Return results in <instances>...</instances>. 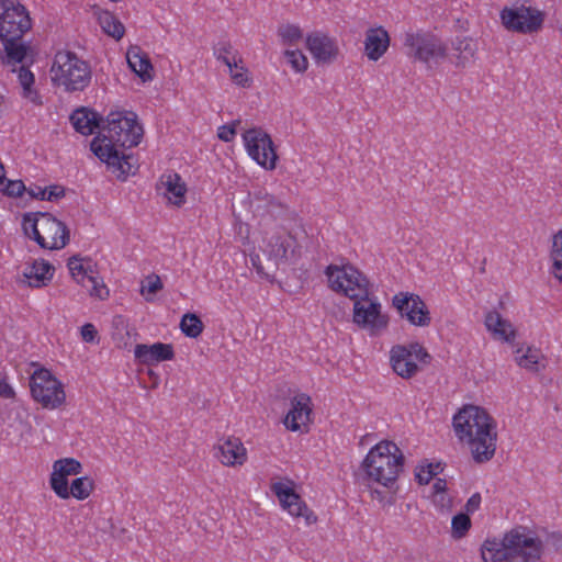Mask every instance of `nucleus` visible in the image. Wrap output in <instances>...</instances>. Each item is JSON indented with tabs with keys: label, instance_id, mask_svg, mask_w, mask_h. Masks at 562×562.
<instances>
[{
	"label": "nucleus",
	"instance_id": "1",
	"mask_svg": "<svg viewBox=\"0 0 562 562\" xmlns=\"http://www.w3.org/2000/svg\"><path fill=\"white\" fill-rule=\"evenodd\" d=\"M325 274L329 288L353 301L352 322L370 336H378L389 325V316L382 313V305L376 297L371 299L370 281L355 266L347 263L341 267L329 265Z\"/></svg>",
	"mask_w": 562,
	"mask_h": 562
},
{
	"label": "nucleus",
	"instance_id": "2",
	"mask_svg": "<svg viewBox=\"0 0 562 562\" xmlns=\"http://www.w3.org/2000/svg\"><path fill=\"white\" fill-rule=\"evenodd\" d=\"M456 436L465 441L476 463L490 461L496 450L497 432L493 417L482 407L464 405L452 419Z\"/></svg>",
	"mask_w": 562,
	"mask_h": 562
},
{
	"label": "nucleus",
	"instance_id": "3",
	"mask_svg": "<svg viewBox=\"0 0 562 562\" xmlns=\"http://www.w3.org/2000/svg\"><path fill=\"white\" fill-rule=\"evenodd\" d=\"M542 554V542L525 527H516L503 539L487 538L481 546L484 562H536Z\"/></svg>",
	"mask_w": 562,
	"mask_h": 562
},
{
	"label": "nucleus",
	"instance_id": "4",
	"mask_svg": "<svg viewBox=\"0 0 562 562\" xmlns=\"http://www.w3.org/2000/svg\"><path fill=\"white\" fill-rule=\"evenodd\" d=\"M300 248L296 238L281 228L263 240L261 250L266 263H262L259 255H251L250 260L259 276L272 281L280 265L294 263L300 258Z\"/></svg>",
	"mask_w": 562,
	"mask_h": 562
},
{
	"label": "nucleus",
	"instance_id": "5",
	"mask_svg": "<svg viewBox=\"0 0 562 562\" xmlns=\"http://www.w3.org/2000/svg\"><path fill=\"white\" fill-rule=\"evenodd\" d=\"M404 467V456L392 441H381L370 449L361 468L368 479L390 487L393 485Z\"/></svg>",
	"mask_w": 562,
	"mask_h": 562
},
{
	"label": "nucleus",
	"instance_id": "6",
	"mask_svg": "<svg viewBox=\"0 0 562 562\" xmlns=\"http://www.w3.org/2000/svg\"><path fill=\"white\" fill-rule=\"evenodd\" d=\"M106 126L102 127L99 137L101 148H132L140 143L143 127L134 112L112 111L105 117Z\"/></svg>",
	"mask_w": 562,
	"mask_h": 562
},
{
	"label": "nucleus",
	"instance_id": "7",
	"mask_svg": "<svg viewBox=\"0 0 562 562\" xmlns=\"http://www.w3.org/2000/svg\"><path fill=\"white\" fill-rule=\"evenodd\" d=\"M50 74L54 86L61 87L68 93L83 91L92 79L90 64L70 50L57 52Z\"/></svg>",
	"mask_w": 562,
	"mask_h": 562
},
{
	"label": "nucleus",
	"instance_id": "8",
	"mask_svg": "<svg viewBox=\"0 0 562 562\" xmlns=\"http://www.w3.org/2000/svg\"><path fill=\"white\" fill-rule=\"evenodd\" d=\"M30 387L32 397L44 408H57L66 401L63 383L45 368L38 369L32 374Z\"/></svg>",
	"mask_w": 562,
	"mask_h": 562
},
{
	"label": "nucleus",
	"instance_id": "9",
	"mask_svg": "<svg viewBox=\"0 0 562 562\" xmlns=\"http://www.w3.org/2000/svg\"><path fill=\"white\" fill-rule=\"evenodd\" d=\"M404 46L407 49V56L425 64L438 63L447 56L445 44L429 32H406Z\"/></svg>",
	"mask_w": 562,
	"mask_h": 562
},
{
	"label": "nucleus",
	"instance_id": "10",
	"mask_svg": "<svg viewBox=\"0 0 562 562\" xmlns=\"http://www.w3.org/2000/svg\"><path fill=\"white\" fill-rule=\"evenodd\" d=\"M499 18L506 30L521 34L538 32L544 20V15L541 11L526 7L518 1L512 7H505L501 11Z\"/></svg>",
	"mask_w": 562,
	"mask_h": 562
},
{
	"label": "nucleus",
	"instance_id": "11",
	"mask_svg": "<svg viewBox=\"0 0 562 562\" xmlns=\"http://www.w3.org/2000/svg\"><path fill=\"white\" fill-rule=\"evenodd\" d=\"M32 27L27 10L18 0L0 1V37L24 35Z\"/></svg>",
	"mask_w": 562,
	"mask_h": 562
},
{
	"label": "nucleus",
	"instance_id": "12",
	"mask_svg": "<svg viewBox=\"0 0 562 562\" xmlns=\"http://www.w3.org/2000/svg\"><path fill=\"white\" fill-rule=\"evenodd\" d=\"M248 155L260 166L272 170L278 155L269 134L261 128H250L243 134Z\"/></svg>",
	"mask_w": 562,
	"mask_h": 562
},
{
	"label": "nucleus",
	"instance_id": "13",
	"mask_svg": "<svg viewBox=\"0 0 562 562\" xmlns=\"http://www.w3.org/2000/svg\"><path fill=\"white\" fill-rule=\"evenodd\" d=\"M392 306L413 326L427 327L431 323L430 312L418 294L398 292L392 297Z\"/></svg>",
	"mask_w": 562,
	"mask_h": 562
},
{
	"label": "nucleus",
	"instance_id": "14",
	"mask_svg": "<svg viewBox=\"0 0 562 562\" xmlns=\"http://www.w3.org/2000/svg\"><path fill=\"white\" fill-rule=\"evenodd\" d=\"M99 137H94L91 140V151L109 167L113 168L114 171H119L117 178L125 180L128 175H134L137 170L136 159L133 154H124L117 148H101L99 144Z\"/></svg>",
	"mask_w": 562,
	"mask_h": 562
},
{
	"label": "nucleus",
	"instance_id": "15",
	"mask_svg": "<svg viewBox=\"0 0 562 562\" xmlns=\"http://www.w3.org/2000/svg\"><path fill=\"white\" fill-rule=\"evenodd\" d=\"M272 492L277 495L283 508L294 517H303L307 525L314 524L317 517L295 491L282 482L273 483Z\"/></svg>",
	"mask_w": 562,
	"mask_h": 562
},
{
	"label": "nucleus",
	"instance_id": "16",
	"mask_svg": "<svg viewBox=\"0 0 562 562\" xmlns=\"http://www.w3.org/2000/svg\"><path fill=\"white\" fill-rule=\"evenodd\" d=\"M67 266L71 276L78 283L88 289L91 296L104 300L109 295L106 286L92 274L93 270L90 266L86 267L81 263V258L78 256L70 257Z\"/></svg>",
	"mask_w": 562,
	"mask_h": 562
},
{
	"label": "nucleus",
	"instance_id": "17",
	"mask_svg": "<svg viewBox=\"0 0 562 562\" xmlns=\"http://www.w3.org/2000/svg\"><path fill=\"white\" fill-rule=\"evenodd\" d=\"M41 215L40 227L52 244L46 249L58 250L64 248L70 240L69 229L66 224L48 212H37Z\"/></svg>",
	"mask_w": 562,
	"mask_h": 562
},
{
	"label": "nucleus",
	"instance_id": "18",
	"mask_svg": "<svg viewBox=\"0 0 562 562\" xmlns=\"http://www.w3.org/2000/svg\"><path fill=\"white\" fill-rule=\"evenodd\" d=\"M214 456L227 467L241 465L247 459V451L241 440L229 436L218 440L214 446Z\"/></svg>",
	"mask_w": 562,
	"mask_h": 562
},
{
	"label": "nucleus",
	"instance_id": "19",
	"mask_svg": "<svg viewBox=\"0 0 562 562\" xmlns=\"http://www.w3.org/2000/svg\"><path fill=\"white\" fill-rule=\"evenodd\" d=\"M306 47L317 64H330L338 55L335 41L322 33L307 35Z\"/></svg>",
	"mask_w": 562,
	"mask_h": 562
},
{
	"label": "nucleus",
	"instance_id": "20",
	"mask_svg": "<svg viewBox=\"0 0 562 562\" xmlns=\"http://www.w3.org/2000/svg\"><path fill=\"white\" fill-rule=\"evenodd\" d=\"M134 356L139 363L149 367L162 361L172 360L175 358V350L171 344H138L135 346Z\"/></svg>",
	"mask_w": 562,
	"mask_h": 562
},
{
	"label": "nucleus",
	"instance_id": "21",
	"mask_svg": "<svg viewBox=\"0 0 562 562\" xmlns=\"http://www.w3.org/2000/svg\"><path fill=\"white\" fill-rule=\"evenodd\" d=\"M156 189L158 193L177 206H181L186 202L187 186L177 172L164 173L157 182Z\"/></svg>",
	"mask_w": 562,
	"mask_h": 562
},
{
	"label": "nucleus",
	"instance_id": "22",
	"mask_svg": "<svg viewBox=\"0 0 562 562\" xmlns=\"http://www.w3.org/2000/svg\"><path fill=\"white\" fill-rule=\"evenodd\" d=\"M311 397L301 393L291 401V409L284 418V425L291 431L301 429V425H306L312 415Z\"/></svg>",
	"mask_w": 562,
	"mask_h": 562
},
{
	"label": "nucleus",
	"instance_id": "23",
	"mask_svg": "<svg viewBox=\"0 0 562 562\" xmlns=\"http://www.w3.org/2000/svg\"><path fill=\"white\" fill-rule=\"evenodd\" d=\"M390 35L383 26L370 27L366 32L364 53L369 60H379L390 46Z\"/></svg>",
	"mask_w": 562,
	"mask_h": 562
},
{
	"label": "nucleus",
	"instance_id": "24",
	"mask_svg": "<svg viewBox=\"0 0 562 562\" xmlns=\"http://www.w3.org/2000/svg\"><path fill=\"white\" fill-rule=\"evenodd\" d=\"M405 345L393 346L390 351V361L394 372L403 379L414 376L418 371V364L413 360Z\"/></svg>",
	"mask_w": 562,
	"mask_h": 562
},
{
	"label": "nucleus",
	"instance_id": "25",
	"mask_svg": "<svg viewBox=\"0 0 562 562\" xmlns=\"http://www.w3.org/2000/svg\"><path fill=\"white\" fill-rule=\"evenodd\" d=\"M126 59L130 68L142 81H150L154 78V67L148 55L138 46H133L127 50Z\"/></svg>",
	"mask_w": 562,
	"mask_h": 562
},
{
	"label": "nucleus",
	"instance_id": "26",
	"mask_svg": "<svg viewBox=\"0 0 562 562\" xmlns=\"http://www.w3.org/2000/svg\"><path fill=\"white\" fill-rule=\"evenodd\" d=\"M22 37L23 35L0 37L5 53V56L1 57L3 64L15 65L25 59L29 45L22 42Z\"/></svg>",
	"mask_w": 562,
	"mask_h": 562
},
{
	"label": "nucleus",
	"instance_id": "27",
	"mask_svg": "<svg viewBox=\"0 0 562 562\" xmlns=\"http://www.w3.org/2000/svg\"><path fill=\"white\" fill-rule=\"evenodd\" d=\"M484 324L487 330L493 331L499 336L506 342L513 344L516 337V330L509 321L503 318V316L496 311H490L486 316Z\"/></svg>",
	"mask_w": 562,
	"mask_h": 562
},
{
	"label": "nucleus",
	"instance_id": "28",
	"mask_svg": "<svg viewBox=\"0 0 562 562\" xmlns=\"http://www.w3.org/2000/svg\"><path fill=\"white\" fill-rule=\"evenodd\" d=\"M54 270L53 265L41 259L35 260L32 266L27 267L23 276L29 280L31 286L41 288L52 279Z\"/></svg>",
	"mask_w": 562,
	"mask_h": 562
},
{
	"label": "nucleus",
	"instance_id": "29",
	"mask_svg": "<svg viewBox=\"0 0 562 562\" xmlns=\"http://www.w3.org/2000/svg\"><path fill=\"white\" fill-rule=\"evenodd\" d=\"M452 49L457 58V67H465L474 60L477 52V44L474 40L467 36H457L452 41Z\"/></svg>",
	"mask_w": 562,
	"mask_h": 562
},
{
	"label": "nucleus",
	"instance_id": "30",
	"mask_svg": "<svg viewBox=\"0 0 562 562\" xmlns=\"http://www.w3.org/2000/svg\"><path fill=\"white\" fill-rule=\"evenodd\" d=\"M94 15L98 18V22L102 31L112 36L115 40H121L124 35L125 27L121 21L111 12L94 8Z\"/></svg>",
	"mask_w": 562,
	"mask_h": 562
},
{
	"label": "nucleus",
	"instance_id": "31",
	"mask_svg": "<svg viewBox=\"0 0 562 562\" xmlns=\"http://www.w3.org/2000/svg\"><path fill=\"white\" fill-rule=\"evenodd\" d=\"M41 222V215L35 213H26L23 215L22 228L24 234L36 241V244L45 249L48 247L45 236L40 232L38 225Z\"/></svg>",
	"mask_w": 562,
	"mask_h": 562
},
{
	"label": "nucleus",
	"instance_id": "32",
	"mask_svg": "<svg viewBox=\"0 0 562 562\" xmlns=\"http://www.w3.org/2000/svg\"><path fill=\"white\" fill-rule=\"evenodd\" d=\"M18 79L23 88V97L29 99L35 105H42L43 101L38 92L32 88L34 85L35 78L33 72L25 66H21L18 69Z\"/></svg>",
	"mask_w": 562,
	"mask_h": 562
},
{
	"label": "nucleus",
	"instance_id": "33",
	"mask_svg": "<svg viewBox=\"0 0 562 562\" xmlns=\"http://www.w3.org/2000/svg\"><path fill=\"white\" fill-rule=\"evenodd\" d=\"M203 328V322L194 313H186L180 321V329L189 338H198Z\"/></svg>",
	"mask_w": 562,
	"mask_h": 562
},
{
	"label": "nucleus",
	"instance_id": "34",
	"mask_svg": "<svg viewBox=\"0 0 562 562\" xmlns=\"http://www.w3.org/2000/svg\"><path fill=\"white\" fill-rule=\"evenodd\" d=\"M94 487V482L89 476H80L72 481L70 485V496H74L77 499H86L91 494Z\"/></svg>",
	"mask_w": 562,
	"mask_h": 562
},
{
	"label": "nucleus",
	"instance_id": "35",
	"mask_svg": "<svg viewBox=\"0 0 562 562\" xmlns=\"http://www.w3.org/2000/svg\"><path fill=\"white\" fill-rule=\"evenodd\" d=\"M215 57L225 64L228 68L237 67L236 55L233 54V46L227 41H221L214 46Z\"/></svg>",
	"mask_w": 562,
	"mask_h": 562
},
{
	"label": "nucleus",
	"instance_id": "36",
	"mask_svg": "<svg viewBox=\"0 0 562 562\" xmlns=\"http://www.w3.org/2000/svg\"><path fill=\"white\" fill-rule=\"evenodd\" d=\"M539 359L540 350L531 347H528L524 355L516 358L519 367L532 372H539Z\"/></svg>",
	"mask_w": 562,
	"mask_h": 562
},
{
	"label": "nucleus",
	"instance_id": "37",
	"mask_svg": "<svg viewBox=\"0 0 562 562\" xmlns=\"http://www.w3.org/2000/svg\"><path fill=\"white\" fill-rule=\"evenodd\" d=\"M53 470L63 474L64 476L77 475L81 472V463L74 458L59 459L54 462Z\"/></svg>",
	"mask_w": 562,
	"mask_h": 562
},
{
	"label": "nucleus",
	"instance_id": "38",
	"mask_svg": "<svg viewBox=\"0 0 562 562\" xmlns=\"http://www.w3.org/2000/svg\"><path fill=\"white\" fill-rule=\"evenodd\" d=\"M50 487L56 493V495L63 499H67L70 497L69 493V485L67 476H64L63 474L56 472L53 470V473L50 474Z\"/></svg>",
	"mask_w": 562,
	"mask_h": 562
},
{
	"label": "nucleus",
	"instance_id": "39",
	"mask_svg": "<svg viewBox=\"0 0 562 562\" xmlns=\"http://www.w3.org/2000/svg\"><path fill=\"white\" fill-rule=\"evenodd\" d=\"M70 121L76 130V132L82 135H90L91 130H89V120L87 114V108L82 106L72 112L70 115Z\"/></svg>",
	"mask_w": 562,
	"mask_h": 562
},
{
	"label": "nucleus",
	"instance_id": "40",
	"mask_svg": "<svg viewBox=\"0 0 562 562\" xmlns=\"http://www.w3.org/2000/svg\"><path fill=\"white\" fill-rule=\"evenodd\" d=\"M452 532L457 538L465 536L471 528V519L467 513H459L452 517Z\"/></svg>",
	"mask_w": 562,
	"mask_h": 562
},
{
	"label": "nucleus",
	"instance_id": "41",
	"mask_svg": "<svg viewBox=\"0 0 562 562\" xmlns=\"http://www.w3.org/2000/svg\"><path fill=\"white\" fill-rule=\"evenodd\" d=\"M278 33L281 36L283 44L288 45L295 44L303 36L301 29L294 24H285L280 26Z\"/></svg>",
	"mask_w": 562,
	"mask_h": 562
},
{
	"label": "nucleus",
	"instance_id": "42",
	"mask_svg": "<svg viewBox=\"0 0 562 562\" xmlns=\"http://www.w3.org/2000/svg\"><path fill=\"white\" fill-rule=\"evenodd\" d=\"M550 256L553 260V272L562 270V229L552 237V248Z\"/></svg>",
	"mask_w": 562,
	"mask_h": 562
},
{
	"label": "nucleus",
	"instance_id": "43",
	"mask_svg": "<svg viewBox=\"0 0 562 562\" xmlns=\"http://www.w3.org/2000/svg\"><path fill=\"white\" fill-rule=\"evenodd\" d=\"M285 56L295 71L303 72L307 69V58L301 50H285Z\"/></svg>",
	"mask_w": 562,
	"mask_h": 562
},
{
	"label": "nucleus",
	"instance_id": "44",
	"mask_svg": "<svg viewBox=\"0 0 562 562\" xmlns=\"http://www.w3.org/2000/svg\"><path fill=\"white\" fill-rule=\"evenodd\" d=\"M406 349H409L411 357L415 362L418 361L423 364L431 362L432 357L419 342H411L406 346Z\"/></svg>",
	"mask_w": 562,
	"mask_h": 562
},
{
	"label": "nucleus",
	"instance_id": "45",
	"mask_svg": "<svg viewBox=\"0 0 562 562\" xmlns=\"http://www.w3.org/2000/svg\"><path fill=\"white\" fill-rule=\"evenodd\" d=\"M228 69H229L231 78L234 83H236L237 86H240L243 88L250 87L252 80L249 77L248 70L245 67H243V66L239 67L237 65V67H232Z\"/></svg>",
	"mask_w": 562,
	"mask_h": 562
},
{
	"label": "nucleus",
	"instance_id": "46",
	"mask_svg": "<svg viewBox=\"0 0 562 562\" xmlns=\"http://www.w3.org/2000/svg\"><path fill=\"white\" fill-rule=\"evenodd\" d=\"M146 284L145 285H142V290H140V293L143 295H146L147 294H156L159 290L162 289V282L159 278V276L153 273L150 276L147 277L146 279ZM146 301H151V297L149 296H145Z\"/></svg>",
	"mask_w": 562,
	"mask_h": 562
},
{
	"label": "nucleus",
	"instance_id": "47",
	"mask_svg": "<svg viewBox=\"0 0 562 562\" xmlns=\"http://www.w3.org/2000/svg\"><path fill=\"white\" fill-rule=\"evenodd\" d=\"M27 191L22 180H8L5 187L2 189L3 194L10 198H18Z\"/></svg>",
	"mask_w": 562,
	"mask_h": 562
},
{
	"label": "nucleus",
	"instance_id": "48",
	"mask_svg": "<svg viewBox=\"0 0 562 562\" xmlns=\"http://www.w3.org/2000/svg\"><path fill=\"white\" fill-rule=\"evenodd\" d=\"M436 475V470H426L424 464H419L415 469V477L420 485L428 484L431 481V479Z\"/></svg>",
	"mask_w": 562,
	"mask_h": 562
},
{
	"label": "nucleus",
	"instance_id": "49",
	"mask_svg": "<svg viewBox=\"0 0 562 562\" xmlns=\"http://www.w3.org/2000/svg\"><path fill=\"white\" fill-rule=\"evenodd\" d=\"M239 123V121H235L231 124L220 126L217 132L218 138L223 142H231L236 135V126Z\"/></svg>",
	"mask_w": 562,
	"mask_h": 562
},
{
	"label": "nucleus",
	"instance_id": "50",
	"mask_svg": "<svg viewBox=\"0 0 562 562\" xmlns=\"http://www.w3.org/2000/svg\"><path fill=\"white\" fill-rule=\"evenodd\" d=\"M87 114L89 120L88 128L91 130V134L93 133L94 128H100L102 131V127L106 126L105 119L94 110L87 108Z\"/></svg>",
	"mask_w": 562,
	"mask_h": 562
},
{
	"label": "nucleus",
	"instance_id": "51",
	"mask_svg": "<svg viewBox=\"0 0 562 562\" xmlns=\"http://www.w3.org/2000/svg\"><path fill=\"white\" fill-rule=\"evenodd\" d=\"M80 334L83 341L94 342L98 336V330L95 329L94 325L87 323L81 326Z\"/></svg>",
	"mask_w": 562,
	"mask_h": 562
},
{
	"label": "nucleus",
	"instance_id": "52",
	"mask_svg": "<svg viewBox=\"0 0 562 562\" xmlns=\"http://www.w3.org/2000/svg\"><path fill=\"white\" fill-rule=\"evenodd\" d=\"M47 189L46 201H56L65 196V188L58 184L50 186Z\"/></svg>",
	"mask_w": 562,
	"mask_h": 562
},
{
	"label": "nucleus",
	"instance_id": "53",
	"mask_svg": "<svg viewBox=\"0 0 562 562\" xmlns=\"http://www.w3.org/2000/svg\"><path fill=\"white\" fill-rule=\"evenodd\" d=\"M481 501L482 497L480 493L476 492L472 494L465 504L467 514L474 513L475 510H477L480 508Z\"/></svg>",
	"mask_w": 562,
	"mask_h": 562
},
{
	"label": "nucleus",
	"instance_id": "54",
	"mask_svg": "<svg viewBox=\"0 0 562 562\" xmlns=\"http://www.w3.org/2000/svg\"><path fill=\"white\" fill-rule=\"evenodd\" d=\"M255 199L257 201H262L263 204L269 207V211L276 206H279L280 204L276 202V199L273 195L268 193L258 192L255 194Z\"/></svg>",
	"mask_w": 562,
	"mask_h": 562
},
{
	"label": "nucleus",
	"instance_id": "55",
	"mask_svg": "<svg viewBox=\"0 0 562 562\" xmlns=\"http://www.w3.org/2000/svg\"><path fill=\"white\" fill-rule=\"evenodd\" d=\"M0 397L14 398L15 392L13 387L3 379L0 380Z\"/></svg>",
	"mask_w": 562,
	"mask_h": 562
},
{
	"label": "nucleus",
	"instance_id": "56",
	"mask_svg": "<svg viewBox=\"0 0 562 562\" xmlns=\"http://www.w3.org/2000/svg\"><path fill=\"white\" fill-rule=\"evenodd\" d=\"M31 198L33 199H37V200H41V201H46V193H47V189H43L41 187H36L35 189H29L26 191Z\"/></svg>",
	"mask_w": 562,
	"mask_h": 562
},
{
	"label": "nucleus",
	"instance_id": "57",
	"mask_svg": "<svg viewBox=\"0 0 562 562\" xmlns=\"http://www.w3.org/2000/svg\"><path fill=\"white\" fill-rule=\"evenodd\" d=\"M432 490L435 494L443 493L447 490V481L445 479H436Z\"/></svg>",
	"mask_w": 562,
	"mask_h": 562
},
{
	"label": "nucleus",
	"instance_id": "58",
	"mask_svg": "<svg viewBox=\"0 0 562 562\" xmlns=\"http://www.w3.org/2000/svg\"><path fill=\"white\" fill-rule=\"evenodd\" d=\"M552 544L554 546L555 550L559 551L562 548V537L561 535L553 533L551 536Z\"/></svg>",
	"mask_w": 562,
	"mask_h": 562
},
{
	"label": "nucleus",
	"instance_id": "59",
	"mask_svg": "<svg viewBox=\"0 0 562 562\" xmlns=\"http://www.w3.org/2000/svg\"><path fill=\"white\" fill-rule=\"evenodd\" d=\"M426 470H436L437 474L443 471V467L440 462L438 463H426L424 464Z\"/></svg>",
	"mask_w": 562,
	"mask_h": 562
},
{
	"label": "nucleus",
	"instance_id": "60",
	"mask_svg": "<svg viewBox=\"0 0 562 562\" xmlns=\"http://www.w3.org/2000/svg\"><path fill=\"white\" fill-rule=\"evenodd\" d=\"M4 179H5L4 168H3L2 164H0V184L3 183Z\"/></svg>",
	"mask_w": 562,
	"mask_h": 562
},
{
	"label": "nucleus",
	"instance_id": "61",
	"mask_svg": "<svg viewBox=\"0 0 562 562\" xmlns=\"http://www.w3.org/2000/svg\"><path fill=\"white\" fill-rule=\"evenodd\" d=\"M148 374H149V376H150V378H153V379H154V383H155V384H157V382H158V375H157V374H155V373L153 372V370H150V369L148 370Z\"/></svg>",
	"mask_w": 562,
	"mask_h": 562
},
{
	"label": "nucleus",
	"instance_id": "62",
	"mask_svg": "<svg viewBox=\"0 0 562 562\" xmlns=\"http://www.w3.org/2000/svg\"><path fill=\"white\" fill-rule=\"evenodd\" d=\"M554 277H555L557 279H559L560 281H562V270L555 271V272H554Z\"/></svg>",
	"mask_w": 562,
	"mask_h": 562
},
{
	"label": "nucleus",
	"instance_id": "63",
	"mask_svg": "<svg viewBox=\"0 0 562 562\" xmlns=\"http://www.w3.org/2000/svg\"><path fill=\"white\" fill-rule=\"evenodd\" d=\"M114 323L115 324H122L123 323V317L122 316H115L114 317Z\"/></svg>",
	"mask_w": 562,
	"mask_h": 562
},
{
	"label": "nucleus",
	"instance_id": "64",
	"mask_svg": "<svg viewBox=\"0 0 562 562\" xmlns=\"http://www.w3.org/2000/svg\"><path fill=\"white\" fill-rule=\"evenodd\" d=\"M374 493L378 495V497H379V498H381V497H382V493H381V492H379V491H374Z\"/></svg>",
	"mask_w": 562,
	"mask_h": 562
}]
</instances>
